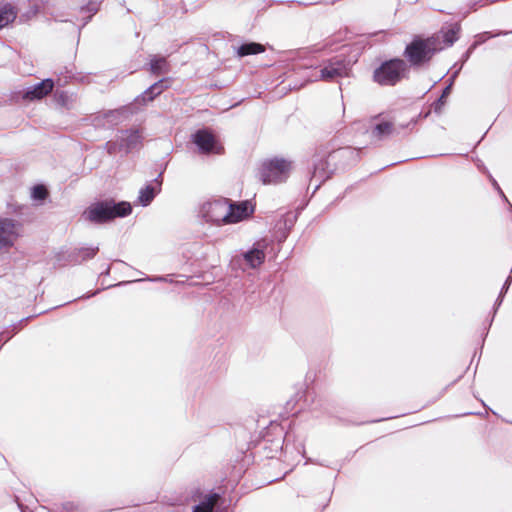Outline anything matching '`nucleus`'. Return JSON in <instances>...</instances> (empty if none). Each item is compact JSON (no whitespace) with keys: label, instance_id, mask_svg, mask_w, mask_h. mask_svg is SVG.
Listing matches in <instances>:
<instances>
[{"label":"nucleus","instance_id":"4468645a","mask_svg":"<svg viewBox=\"0 0 512 512\" xmlns=\"http://www.w3.org/2000/svg\"><path fill=\"white\" fill-rule=\"evenodd\" d=\"M264 51V47L258 43H248L239 47V56L258 54Z\"/></svg>","mask_w":512,"mask_h":512},{"label":"nucleus","instance_id":"a211bd4d","mask_svg":"<svg viewBox=\"0 0 512 512\" xmlns=\"http://www.w3.org/2000/svg\"><path fill=\"white\" fill-rule=\"evenodd\" d=\"M47 195V189L43 185H37L32 188L31 196L34 200L43 201Z\"/></svg>","mask_w":512,"mask_h":512},{"label":"nucleus","instance_id":"f8f14e48","mask_svg":"<svg viewBox=\"0 0 512 512\" xmlns=\"http://www.w3.org/2000/svg\"><path fill=\"white\" fill-rule=\"evenodd\" d=\"M17 12L13 6L5 4L0 7V29L13 22Z\"/></svg>","mask_w":512,"mask_h":512},{"label":"nucleus","instance_id":"f3484780","mask_svg":"<svg viewBox=\"0 0 512 512\" xmlns=\"http://www.w3.org/2000/svg\"><path fill=\"white\" fill-rule=\"evenodd\" d=\"M151 71L154 73H162L167 70V62L165 58L154 57L150 62Z\"/></svg>","mask_w":512,"mask_h":512},{"label":"nucleus","instance_id":"0eeeda50","mask_svg":"<svg viewBox=\"0 0 512 512\" xmlns=\"http://www.w3.org/2000/svg\"><path fill=\"white\" fill-rule=\"evenodd\" d=\"M227 225L248 219L254 212V206L249 201L231 203L228 200Z\"/></svg>","mask_w":512,"mask_h":512},{"label":"nucleus","instance_id":"2eb2a0df","mask_svg":"<svg viewBox=\"0 0 512 512\" xmlns=\"http://www.w3.org/2000/svg\"><path fill=\"white\" fill-rule=\"evenodd\" d=\"M156 190L151 186H146L145 188L140 190L139 193V203L143 206H147L155 197Z\"/></svg>","mask_w":512,"mask_h":512},{"label":"nucleus","instance_id":"20e7f679","mask_svg":"<svg viewBox=\"0 0 512 512\" xmlns=\"http://www.w3.org/2000/svg\"><path fill=\"white\" fill-rule=\"evenodd\" d=\"M434 51H436V47L432 39H417L407 46L405 53L412 64H420L429 60Z\"/></svg>","mask_w":512,"mask_h":512},{"label":"nucleus","instance_id":"412c9836","mask_svg":"<svg viewBox=\"0 0 512 512\" xmlns=\"http://www.w3.org/2000/svg\"><path fill=\"white\" fill-rule=\"evenodd\" d=\"M446 39H447L448 44H452L454 41V38H452V37L446 38Z\"/></svg>","mask_w":512,"mask_h":512},{"label":"nucleus","instance_id":"1a4fd4ad","mask_svg":"<svg viewBox=\"0 0 512 512\" xmlns=\"http://www.w3.org/2000/svg\"><path fill=\"white\" fill-rule=\"evenodd\" d=\"M348 74L347 66L340 60L329 62L320 71V80L332 81L338 77H344Z\"/></svg>","mask_w":512,"mask_h":512},{"label":"nucleus","instance_id":"ddd939ff","mask_svg":"<svg viewBox=\"0 0 512 512\" xmlns=\"http://www.w3.org/2000/svg\"><path fill=\"white\" fill-rule=\"evenodd\" d=\"M140 139L141 136L138 131H127L121 136V140L124 142L122 145L127 149L134 147Z\"/></svg>","mask_w":512,"mask_h":512},{"label":"nucleus","instance_id":"dca6fc26","mask_svg":"<svg viewBox=\"0 0 512 512\" xmlns=\"http://www.w3.org/2000/svg\"><path fill=\"white\" fill-rule=\"evenodd\" d=\"M217 502L216 495H210L204 502L197 505L193 512H213L214 506Z\"/></svg>","mask_w":512,"mask_h":512},{"label":"nucleus","instance_id":"6e6552de","mask_svg":"<svg viewBox=\"0 0 512 512\" xmlns=\"http://www.w3.org/2000/svg\"><path fill=\"white\" fill-rule=\"evenodd\" d=\"M17 237L16 224L10 219H0V248L13 245Z\"/></svg>","mask_w":512,"mask_h":512},{"label":"nucleus","instance_id":"7ed1b4c3","mask_svg":"<svg viewBox=\"0 0 512 512\" xmlns=\"http://www.w3.org/2000/svg\"><path fill=\"white\" fill-rule=\"evenodd\" d=\"M406 72V64L402 60H392L383 64L374 73V79L381 85H394Z\"/></svg>","mask_w":512,"mask_h":512},{"label":"nucleus","instance_id":"6ab92c4d","mask_svg":"<svg viewBox=\"0 0 512 512\" xmlns=\"http://www.w3.org/2000/svg\"><path fill=\"white\" fill-rule=\"evenodd\" d=\"M392 131V125L389 122H381L374 128V133L377 136H383L389 134Z\"/></svg>","mask_w":512,"mask_h":512},{"label":"nucleus","instance_id":"aec40b11","mask_svg":"<svg viewBox=\"0 0 512 512\" xmlns=\"http://www.w3.org/2000/svg\"><path fill=\"white\" fill-rule=\"evenodd\" d=\"M163 89L162 83H157L151 86L150 90L145 93V97H148L149 100L153 99V96L151 94H159Z\"/></svg>","mask_w":512,"mask_h":512},{"label":"nucleus","instance_id":"423d86ee","mask_svg":"<svg viewBox=\"0 0 512 512\" xmlns=\"http://www.w3.org/2000/svg\"><path fill=\"white\" fill-rule=\"evenodd\" d=\"M193 142L203 154H221L224 150L219 140L207 130H199L193 135Z\"/></svg>","mask_w":512,"mask_h":512},{"label":"nucleus","instance_id":"f257e3e1","mask_svg":"<svg viewBox=\"0 0 512 512\" xmlns=\"http://www.w3.org/2000/svg\"><path fill=\"white\" fill-rule=\"evenodd\" d=\"M131 205L128 202L114 204L112 202H98L90 205L83 213L87 221L103 223L115 217H124L131 213Z\"/></svg>","mask_w":512,"mask_h":512},{"label":"nucleus","instance_id":"39448f33","mask_svg":"<svg viewBox=\"0 0 512 512\" xmlns=\"http://www.w3.org/2000/svg\"><path fill=\"white\" fill-rule=\"evenodd\" d=\"M228 200L219 199L205 202L201 207V215L216 225H227Z\"/></svg>","mask_w":512,"mask_h":512},{"label":"nucleus","instance_id":"9d476101","mask_svg":"<svg viewBox=\"0 0 512 512\" xmlns=\"http://www.w3.org/2000/svg\"><path fill=\"white\" fill-rule=\"evenodd\" d=\"M54 83L51 79H45L41 83L28 88L23 98L29 101L39 100L48 95L53 89Z\"/></svg>","mask_w":512,"mask_h":512},{"label":"nucleus","instance_id":"f03ea898","mask_svg":"<svg viewBox=\"0 0 512 512\" xmlns=\"http://www.w3.org/2000/svg\"><path fill=\"white\" fill-rule=\"evenodd\" d=\"M292 165L290 161L274 158L262 163L259 178L264 184H276L287 179Z\"/></svg>","mask_w":512,"mask_h":512},{"label":"nucleus","instance_id":"4be33fe9","mask_svg":"<svg viewBox=\"0 0 512 512\" xmlns=\"http://www.w3.org/2000/svg\"><path fill=\"white\" fill-rule=\"evenodd\" d=\"M454 34H455V32L452 31L451 34L446 35V38H450V37L454 38Z\"/></svg>","mask_w":512,"mask_h":512},{"label":"nucleus","instance_id":"9b49d317","mask_svg":"<svg viewBox=\"0 0 512 512\" xmlns=\"http://www.w3.org/2000/svg\"><path fill=\"white\" fill-rule=\"evenodd\" d=\"M265 248L263 243H257L253 248L243 253V259L249 268H257L264 262Z\"/></svg>","mask_w":512,"mask_h":512}]
</instances>
